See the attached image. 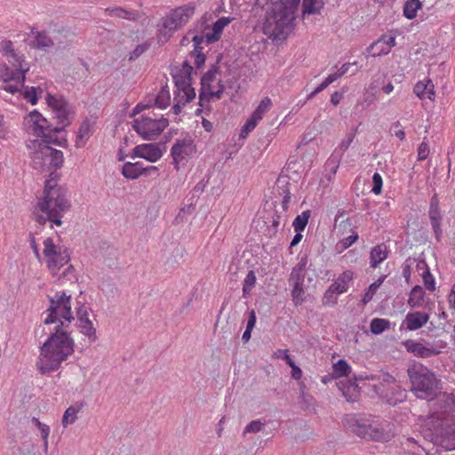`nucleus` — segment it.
Segmentation results:
<instances>
[{
  "label": "nucleus",
  "instance_id": "1",
  "mask_svg": "<svg viewBox=\"0 0 455 455\" xmlns=\"http://www.w3.org/2000/svg\"><path fill=\"white\" fill-rule=\"evenodd\" d=\"M75 351V342L70 336L68 324L61 322L40 347L36 367L42 374L57 371L61 363Z\"/></svg>",
  "mask_w": 455,
  "mask_h": 455
},
{
  "label": "nucleus",
  "instance_id": "2",
  "mask_svg": "<svg viewBox=\"0 0 455 455\" xmlns=\"http://www.w3.org/2000/svg\"><path fill=\"white\" fill-rule=\"evenodd\" d=\"M71 207L67 198V190L57 185L53 178L47 179L44 182L43 196L38 198L36 220L39 225H44L47 221L57 226L62 225V217Z\"/></svg>",
  "mask_w": 455,
  "mask_h": 455
},
{
  "label": "nucleus",
  "instance_id": "3",
  "mask_svg": "<svg viewBox=\"0 0 455 455\" xmlns=\"http://www.w3.org/2000/svg\"><path fill=\"white\" fill-rule=\"evenodd\" d=\"M344 427L362 438L388 442L393 436L390 423L371 414L351 413L343 419Z\"/></svg>",
  "mask_w": 455,
  "mask_h": 455
},
{
  "label": "nucleus",
  "instance_id": "4",
  "mask_svg": "<svg viewBox=\"0 0 455 455\" xmlns=\"http://www.w3.org/2000/svg\"><path fill=\"white\" fill-rule=\"evenodd\" d=\"M407 373L411 382V390L419 398H432L440 392L435 374L422 363H414L408 368Z\"/></svg>",
  "mask_w": 455,
  "mask_h": 455
},
{
  "label": "nucleus",
  "instance_id": "5",
  "mask_svg": "<svg viewBox=\"0 0 455 455\" xmlns=\"http://www.w3.org/2000/svg\"><path fill=\"white\" fill-rule=\"evenodd\" d=\"M27 147L29 149L33 169L38 172H45L62 167L64 162L62 151L38 141H29Z\"/></svg>",
  "mask_w": 455,
  "mask_h": 455
},
{
  "label": "nucleus",
  "instance_id": "6",
  "mask_svg": "<svg viewBox=\"0 0 455 455\" xmlns=\"http://www.w3.org/2000/svg\"><path fill=\"white\" fill-rule=\"evenodd\" d=\"M295 15L291 8L275 4L273 14L264 23V33L273 40H284L291 33Z\"/></svg>",
  "mask_w": 455,
  "mask_h": 455
},
{
  "label": "nucleus",
  "instance_id": "7",
  "mask_svg": "<svg viewBox=\"0 0 455 455\" xmlns=\"http://www.w3.org/2000/svg\"><path fill=\"white\" fill-rule=\"evenodd\" d=\"M49 307L45 311L46 317L44 320V324L58 323L61 322L69 323L75 320L71 310V296L65 291H58L54 296H48Z\"/></svg>",
  "mask_w": 455,
  "mask_h": 455
},
{
  "label": "nucleus",
  "instance_id": "8",
  "mask_svg": "<svg viewBox=\"0 0 455 455\" xmlns=\"http://www.w3.org/2000/svg\"><path fill=\"white\" fill-rule=\"evenodd\" d=\"M194 12V6L186 4L176 8L170 14L163 18L162 28L158 29V41L166 42L174 31L187 24Z\"/></svg>",
  "mask_w": 455,
  "mask_h": 455
},
{
  "label": "nucleus",
  "instance_id": "9",
  "mask_svg": "<svg viewBox=\"0 0 455 455\" xmlns=\"http://www.w3.org/2000/svg\"><path fill=\"white\" fill-rule=\"evenodd\" d=\"M169 121L164 117L157 118L140 116L133 120L132 128L144 140H153L168 126Z\"/></svg>",
  "mask_w": 455,
  "mask_h": 455
},
{
  "label": "nucleus",
  "instance_id": "10",
  "mask_svg": "<svg viewBox=\"0 0 455 455\" xmlns=\"http://www.w3.org/2000/svg\"><path fill=\"white\" fill-rule=\"evenodd\" d=\"M46 101L48 106L52 109L59 124H61L60 127H64L65 129L68 126L74 116L72 105L64 98H57L52 94L47 95Z\"/></svg>",
  "mask_w": 455,
  "mask_h": 455
},
{
  "label": "nucleus",
  "instance_id": "11",
  "mask_svg": "<svg viewBox=\"0 0 455 455\" xmlns=\"http://www.w3.org/2000/svg\"><path fill=\"white\" fill-rule=\"evenodd\" d=\"M196 151V145L191 139L177 140L171 149L173 164L177 170Z\"/></svg>",
  "mask_w": 455,
  "mask_h": 455
},
{
  "label": "nucleus",
  "instance_id": "12",
  "mask_svg": "<svg viewBox=\"0 0 455 455\" xmlns=\"http://www.w3.org/2000/svg\"><path fill=\"white\" fill-rule=\"evenodd\" d=\"M428 217L435 240L441 242L443 238L442 220L443 216L439 206L437 195L435 194L429 203Z\"/></svg>",
  "mask_w": 455,
  "mask_h": 455
},
{
  "label": "nucleus",
  "instance_id": "13",
  "mask_svg": "<svg viewBox=\"0 0 455 455\" xmlns=\"http://www.w3.org/2000/svg\"><path fill=\"white\" fill-rule=\"evenodd\" d=\"M163 150L156 143L140 144L136 146L131 153V158H144L150 163H156L163 156Z\"/></svg>",
  "mask_w": 455,
  "mask_h": 455
},
{
  "label": "nucleus",
  "instance_id": "14",
  "mask_svg": "<svg viewBox=\"0 0 455 455\" xmlns=\"http://www.w3.org/2000/svg\"><path fill=\"white\" fill-rule=\"evenodd\" d=\"M64 131V127L49 126V129L45 130L44 132H37L36 136L41 137V140H33L32 141L43 142L44 145L48 146L53 144L65 148L68 145L67 139L65 137L58 136V134L61 133Z\"/></svg>",
  "mask_w": 455,
  "mask_h": 455
},
{
  "label": "nucleus",
  "instance_id": "15",
  "mask_svg": "<svg viewBox=\"0 0 455 455\" xmlns=\"http://www.w3.org/2000/svg\"><path fill=\"white\" fill-rule=\"evenodd\" d=\"M76 317L80 331L88 337L91 341H95L97 339L96 329L93 327L92 321L89 319L87 307H85L84 305L78 307L76 308Z\"/></svg>",
  "mask_w": 455,
  "mask_h": 455
},
{
  "label": "nucleus",
  "instance_id": "16",
  "mask_svg": "<svg viewBox=\"0 0 455 455\" xmlns=\"http://www.w3.org/2000/svg\"><path fill=\"white\" fill-rule=\"evenodd\" d=\"M365 379V377L360 375L355 377L354 380L348 379L346 381H340L338 383L339 389L342 392L343 396L349 403L358 401L361 395V388L359 387L357 381Z\"/></svg>",
  "mask_w": 455,
  "mask_h": 455
},
{
  "label": "nucleus",
  "instance_id": "17",
  "mask_svg": "<svg viewBox=\"0 0 455 455\" xmlns=\"http://www.w3.org/2000/svg\"><path fill=\"white\" fill-rule=\"evenodd\" d=\"M403 345L408 352L420 358H428L440 353V351L435 348L432 345L426 346L414 339H408L403 343Z\"/></svg>",
  "mask_w": 455,
  "mask_h": 455
},
{
  "label": "nucleus",
  "instance_id": "18",
  "mask_svg": "<svg viewBox=\"0 0 455 455\" xmlns=\"http://www.w3.org/2000/svg\"><path fill=\"white\" fill-rule=\"evenodd\" d=\"M289 185V177L280 176L276 180L275 185L274 187L275 193H277L280 196L283 197L281 204L283 212H286V211L288 210V205L291 201V192Z\"/></svg>",
  "mask_w": 455,
  "mask_h": 455
},
{
  "label": "nucleus",
  "instance_id": "19",
  "mask_svg": "<svg viewBox=\"0 0 455 455\" xmlns=\"http://www.w3.org/2000/svg\"><path fill=\"white\" fill-rule=\"evenodd\" d=\"M106 15L119 18L130 21H136L140 19V13L138 10L127 9L121 6H110L105 9Z\"/></svg>",
  "mask_w": 455,
  "mask_h": 455
},
{
  "label": "nucleus",
  "instance_id": "20",
  "mask_svg": "<svg viewBox=\"0 0 455 455\" xmlns=\"http://www.w3.org/2000/svg\"><path fill=\"white\" fill-rule=\"evenodd\" d=\"M70 260L68 249L64 248L58 253L47 259V267L52 275H57L61 267L68 264Z\"/></svg>",
  "mask_w": 455,
  "mask_h": 455
},
{
  "label": "nucleus",
  "instance_id": "21",
  "mask_svg": "<svg viewBox=\"0 0 455 455\" xmlns=\"http://www.w3.org/2000/svg\"><path fill=\"white\" fill-rule=\"evenodd\" d=\"M429 320V315L424 312H409L404 319V323L409 331H416L424 326Z\"/></svg>",
  "mask_w": 455,
  "mask_h": 455
},
{
  "label": "nucleus",
  "instance_id": "22",
  "mask_svg": "<svg viewBox=\"0 0 455 455\" xmlns=\"http://www.w3.org/2000/svg\"><path fill=\"white\" fill-rule=\"evenodd\" d=\"M193 70L187 61L184 62L182 69L172 74L175 85L179 91L188 88L191 84V72Z\"/></svg>",
  "mask_w": 455,
  "mask_h": 455
},
{
  "label": "nucleus",
  "instance_id": "23",
  "mask_svg": "<svg viewBox=\"0 0 455 455\" xmlns=\"http://www.w3.org/2000/svg\"><path fill=\"white\" fill-rule=\"evenodd\" d=\"M282 215L277 211L266 212L263 216V222L267 226L264 234L267 237H273L277 233Z\"/></svg>",
  "mask_w": 455,
  "mask_h": 455
},
{
  "label": "nucleus",
  "instance_id": "24",
  "mask_svg": "<svg viewBox=\"0 0 455 455\" xmlns=\"http://www.w3.org/2000/svg\"><path fill=\"white\" fill-rule=\"evenodd\" d=\"M28 70V66H20V68H14V69L10 68L9 67H5L2 73L3 81L4 83L15 81L23 86L25 82V76Z\"/></svg>",
  "mask_w": 455,
  "mask_h": 455
},
{
  "label": "nucleus",
  "instance_id": "25",
  "mask_svg": "<svg viewBox=\"0 0 455 455\" xmlns=\"http://www.w3.org/2000/svg\"><path fill=\"white\" fill-rule=\"evenodd\" d=\"M233 20L230 17H221L218 19L212 25V32L205 35V41L208 44H213L220 40L224 28H226Z\"/></svg>",
  "mask_w": 455,
  "mask_h": 455
},
{
  "label": "nucleus",
  "instance_id": "26",
  "mask_svg": "<svg viewBox=\"0 0 455 455\" xmlns=\"http://www.w3.org/2000/svg\"><path fill=\"white\" fill-rule=\"evenodd\" d=\"M143 170L144 165L142 162H126L124 164L121 172L128 180H136L143 175Z\"/></svg>",
  "mask_w": 455,
  "mask_h": 455
},
{
  "label": "nucleus",
  "instance_id": "27",
  "mask_svg": "<svg viewBox=\"0 0 455 455\" xmlns=\"http://www.w3.org/2000/svg\"><path fill=\"white\" fill-rule=\"evenodd\" d=\"M387 258V249L385 243L374 246L370 253V265L375 268Z\"/></svg>",
  "mask_w": 455,
  "mask_h": 455
},
{
  "label": "nucleus",
  "instance_id": "28",
  "mask_svg": "<svg viewBox=\"0 0 455 455\" xmlns=\"http://www.w3.org/2000/svg\"><path fill=\"white\" fill-rule=\"evenodd\" d=\"M425 295L424 289L420 285H415L409 294L408 305L411 307H421L424 304Z\"/></svg>",
  "mask_w": 455,
  "mask_h": 455
},
{
  "label": "nucleus",
  "instance_id": "29",
  "mask_svg": "<svg viewBox=\"0 0 455 455\" xmlns=\"http://www.w3.org/2000/svg\"><path fill=\"white\" fill-rule=\"evenodd\" d=\"M170 92L167 86L162 87L158 94L155 96H151L149 100H151V105H155L159 108H166L170 105Z\"/></svg>",
  "mask_w": 455,
  "mask_h": 455
},
{
  "label": "nucleus",
  "instance_id": "30",
  "mask_svg": "<svg viewBox=\"0 0 455 455\" xmlns=\"http://www.w3.org/2000/svg\"><path fill=\"white\" fill-rule=\"evenodd\" d=\"M219 72V67L213 65L201 78L202 92L200 93V101L203 100V93L210 90L212 83L216 79V74Z\"/></svg>",
  "mask_w": 455,
  "mask_h": 455
},
{
  "label": "nucleus",
  "instance_id": "31",
  "mask_svg": "<svg viewBox=\"0 0 455 455\" xmlns=\"http://www.w3.org/2000/svg\"><path fill=\"white\" fill-rule=\"evenodd\" d=\"M418 269H425L422 274L424 286L427 290L434 291L435 290V281L434 276L429 271L428 267L427 266L426 261L422 260L417 264Z\"/></svg>",
  "mask_w": 455,
  "mask_h": 455
},
{
  "label": "nucleus",
  "instance_id": "32",
  "mask_svg": "<svg viewBox=\"0 0 455 455\" xmlns=\"http://www.w3.org/2000/svg\"><path fill=\"white\" fill-rule=\"evenodd\" d=\"M351 279V275L347 273L340 275L331 285L330 289L334 292L340 294L347 291L348 282Z\"/></svg>",
  "mask_w": 455,
  "mask_h": 455
},
{
  "label": "nucleus",
  "instance_id": "33",
  "mask_svg": "<svg viewBox=\"0 0 455 455\" xmlns=\"http://www.w3.org/2000/svg\"><path fill=\"white\" fill-rule=\"evenodd\" d=\"M422 4L419 0H407L403 4V15L408 20H412L417 16V12L421 9Z\"/></svg>",
  "mask_w": 455,
  "mask_h": 455
},
{
  "label": "nucleus",
  "instance_id": "34",
  "mask_svg": "<svg viewBox=\"0 0 455 455\" xmlns=\"http://www.w3.org/2000/svg\"><path fill=\"white\" fill-rule=\"evenodd\" d=\"M271 107V100L268 97L264 98L253 111L251 117L259 123L263 118L264 115L270 110Z\"/></svg>",
  "mask_w": 455,
  "mask_h": 455
},
{
  "label": "nucleus",
  "instance_id": "35",
  "mask_svg": "<svg viewBox=\"0 0 455 455\" xmlns=\"http://www.w3.org/2000/svg\"><path fill=\"white\" fill-rule=\"evenodd\" d=\"M32 45L37 49H45L53 45V41L49 36L47 32H36Z\"/></svg>",
  "mask_w": 455,
  "mask_h": 455
},
{
  "label": "nucleus",
  "instance_id": "36",
  "mask_svg": "<svg viewBox=\"0 0 455 455\" xmlns=\"http://www.w3.org/2000/svg\"><path fill=\"white\" fill-rule=\"evenodd\" d=\"M354 139H355V133L351 132V133L347 134L346 138L340 141L339 147L335 149L334 154H333V157L338 158V160H337L338 163L342 158L344 153L348 149V148L350 147Z\"/></svg>",
  "mask_w": 455,
  "mask_h": 455
},
{
  "label": "nucleus",
  "instance_id": "37",
  "mask_svg": "<svg viewBox=\"0 0 455 455\" xmlns=\"http://www.w3.org/2000/svg\"><path fill=\"white\" fill-rule=\"evenodd\" d=\"M334 378L347 377L350 374L351 367L344 359H339L332 366Z\"/></svg>",
  "mask_w": 455,
  "mask_h": 455
},
{
  "label": "nucleus",
  "instance_id": "38",
  "mask_svg": "<svg viewBox=\"0 0 455 455\" xmlns=\"http://www.w3.org/2000/svg\"><path fill=\"white\" fill-rule=\"evenodd\" d=\"M389 320L384 318H373L370 324L371 331L375 335L382 333L384 331L389 329Z\"/></svg>",
  "mask_w": 455,
  "mask_h": 455
},
{
  "label": "nucleus",
  "instance_id": "39",
  "mask_svg": "<svg viewBox=\"0 0 455 455\" xmlns=\"http://www.w3.org/2000/svg\"><path fill=\"white\" fill-rule=\"evenodd\" d=\"M304 283L292 284L291 299L295 306L301 305L306 300V291L303 287Z\"/></svg>",
  "mask_w": 455,
  "mask_h": 455
},
{
  "label": "nucleus",
  "instance_id": "40",
  "mask_svg": "<svg viewBox=\"0 0 455 455\" xmlns=\"http://www.w3.org/2000/svg\"><path fill=\"white\" fill-rule=\"evenodd\" d=\"M92 135V125L88 120L84 121L78 130V133L76 136V146L77 148L81 147L80 141L87 140L89 137Z\"/></svg>",
  "mask_w": 455,
  "mask_h": 455
},
{
  "label": "nucleus",
  "instance_id": "41",
  "mask_svg": "<svg viewBox=\"0 0 455 455\" xmlns=\"http://www.w3.org/2000/svg\"><path fill=\"white\" fill-rule=\"evenodd\" d=\"M323 7L322 0H303V14L320 13Z\"/></svg>",
  "mask_w": 455,
  "mask_h": 455
},
{
  "label": "nucleus",
  "instance_id": "42",
  "mask_svg": "<svg viewBox=\"0 0 455 455\" xmlns=\"http://www.w3.org/2000/svg\"><path fill=\"white\" fill-rule=\"evenodd\" d=\"M380 44H384L389 49L395 45V36L392 35H383L376 42H373L368 48L367 51L375 50L379 47Z\"/></svg>",
  "mask_w": 455,
  "mask_h": 455
},
{
  "label": "nucleus",
  "instance_id": "43",
  "mask_svg": "<svg viewBox=\"0 0 455 455\" xmlns=\"http://www.w3.org/2000/svg\"><path fill=\"white\" fill-rule=\"evenodd\" d=\"M31 121L34 124V132L36 135L37 132H44L45 130L49 129V126L41 124V122H46V119L36 110H34L30 114Z\"/></svg>",
  "mask_w": 455,
  "mask_h": 455
},
{
  "label": "nucleus",
  "instance_id": "44",
  "mask_svg": "<svg viewBox=\"0 0 455 455\" xmlns=\"http://www.w3.org/2000/svg\"><path fill=\"white\" fill-rule=\"evenodd\" d=\"M309 217H310L309 210L304 211V212H302L301 214L298 215L292 223L294 230L296 232H302L305 229L306 226L308 222Z\"/></svg>",
  "mask_w": 455,
  "mask_h": 455
},
{
  "label": "nucleus",
  "instance_id": "45",
  "mask_svg": "<svg viewBox=\"0 0 455 455\" xmlns=\"http://www.w3.org/2000/svg\"><path fill=\"white\" fill-rule=\"evenodd\" d=\"M256 283V275L254 271L250 270L248 274L246 275V277L243 280V295L244 298H246L250 292L251 291L252 288L255 286Z\"/></svg>",
  "mask_w": 455,
  "mask_h": 455
},
{
  "label": "nucleus",
  "instance_id": "46",
  "mask_svg": "<svg viewBox=\"0 0 455 455\" xmlns=\"http://www.w3.org/2000/svg\"><path fill=\"white\" fill-rule=\"evenodd\" d=\"M44 248L43 253L47 259H50L51 257L56 255L58 253V251L62 250L61 248L57 247L54 244L53 240L51 237H47L44 241Z\"/></svg>",
  "mask_w": 455,
  "mask_h": 455
},
{
  "label": "nucleus",
  "instance_id": "47",
  "mask_svg": "<svg viewBox=\"0 0 455 455\" xmlns=\"http://www.w3.org/2000/svg\"><path fill=\"white\" fill-rule=\"evenodd\" d=\"M384 276L383 277H380L379 279H378L376 282L372 283L369 287L368 289L366 290L363 299H362V302L363 304H367L369 303L374 294L376 293L378 288L380 286V284L382 283V282L384 281Z\"/></svg>",
  "mask_w": 455,
  "mask_h": 455
},
{
  "label": "nucleus",
  "instance_id": "48",
  "mask_svg": "<svg viewBox=\"0 0 455 455\" xmlns=\"http://www.w3.org/2000/svg\"><path fill=\"white\" fill-rule=\"evenodd\" d=\"M79 410L80 408H76L75 406H70L66 410L62 418V425L64 427L76 421L77 418L76 414Z\"/></svg>",
  "mask_w": 455,
  "mask_h": 455
},
{
  "label": "nucleus",
  "instance_id": "49",
  "mask_svg": "<svg viewBox=\"0 0 455 455\" xmlns=\"http://www.w3.org/2000/svg\"><path fill=\"white\" fill-rule=\"evenodd\" d=\"M256 323V314L254 310H251L249 315L247 321L246 329L242 336V339L244 343L248 342L251 339V333Z\"/></svg>",
  "mask_w": 455,
  "mask_h": 455
},
{
  "label": "nucleus",
  "instance_id": "50",
  "mask_svg": "<svg viewBox=\"0 0 455 455\" xmlns=\"http://www.w3.org/2000/svg\"><path fill=\"white\" fill-rule=\"evenodd\" d=\"M357 240L358 235L356 232L353 231L352 235L341 239L338 243L337 247L339 248L341 251L346 250L349 248L352 244H354Z\"/></svg>",
  "mask_w": 455,
  "mask_h": 455
},
{
  "label": "nucleus",
  "instance_id": "51",
  "mask_svg": "<svg viewBox=\"0 0 455 455\" xmlns=\"http://www.w3.org/2000/svg\"><path fill=\"white\" fill-rule=\"evenodd\" d=\"M337 294L338 293L334 292L332 290L328 288L322 299L323 305L328 307H332L336 305L338 301Z\"/></svg>",
  "mask_w": 455,
  "mask_h": 455
},
{
  "label": "nucleus",
  "instance_id": "52",
  "mask_svg": "<svg viewBox=\"0 0 455 455\" xmlns=\"http://www.w3.org/2000/svg\"><path fill=\"white\" fill-rule=\"evenodd\" d=\"M32 422L39 428V430L41 432V436H42V438L44 441V447L47 448V445H48V436H49V434H50V427H49V426L40 422L39 419H36V418H33L32 419Z\"/></svg>",
  "mask_w": 455,
  "mask_h": 455
},
{
  "label": "nucleus",
  "instance_id": "53",
  "mask_svg": "<svg viewBox=\"0 0 455 455\" xmlns=\"http://www.w3.org/2000/svg\"><path fill=\"white\" fill-rule=\"evenodd\" d=\"M365 379L378 380L379 383H392L395 380V378L388 372H380L376 375H367L365 376Z\"/></svg>",
  "mask_w": 455,
  "mask_h": 455
},
{
  "label": "nucleus",
  "instance_id": "54",
  "mask_svg": "<svg viewBox=\"0 0 455 455\" xmlns=\"http://www.w3.org/2000/svg\"><path fill=\"white\" fill-rule=\"evenodd\" d=\"M180 92L183 93L182 95H179L180 100H182L183 106L196 98V92L195 89L191 86V84L188 85V88L180 90Z\"/></svg>",
  "mask_w": 455,
  "mask_h": 455
},
{
  "label": "nucleus",
  "instance_id": "55",
  "mask_svg": "<svg viewBox=\"0 0 455 455\" xmlns=\"http://www.w3.org/2000/svg\"><path fill=\"white\" fill-rule=\"evenodd\" d=\"M150 46V44L148 42H145L141 44H139L135 47V49L130 53L129 60H135L140 56H141L146 51L148 50Z\"/></svg>",
  "mask_w": 455,
  "mask_h": 455
},
{
  "label": "nucleus",
  "instance_id": "56",
  "mask_svg": "<svg viewBox=\"0 0 455 455\" xmlns=\"http://www.w3.org/2000/svg\"><path fill=\"white\" fill-rule=\"evenodd\" d=\"M427 82L419 81L418 82L413 89L414 93L420 99H429L431 100V96L427 94Z\"/></svg>",
  "mask_w": 455,
  "mask_h": 455
},
{
  "label": "nucleus",
  "instance_id": "57",
  "mask_svg": "<svg viewBox=\"0 0 455 455\" xmlns=\"http://www.w3.org/2000/svg\"><path fill=\"white\" fill-rule=\"evenodd\" d=\"M372 188L371 192L375 195H379L382 192L383 180L379 172H375L372 176Z\"/></svg>",
  "mask_w": 455,
  "mask_h": 455
},
{
  "label": "nucleus",
  "instance_id": "58",
  "mask_svg": "<svg viewBox=\"0 0 455 455\" xmlns=\"http://www.w3.org/2000/svg\"><path fill=\"white\" fill-rule=\"evenodd\" d=\"M304 280H305V273L304 272H299L298 270L292 269L288 282H289L290 285H292V284H298V283H304Z\"/></svg>",
  "mask_w": 455,
  "mask_h": 455
},
{
  "label": "nucleus",
  "instance_id": "59",
  "mask_svg": "<svg viewBox=\"0 0 455 455\" xmlns=\"http://www.w3.org/2000/svg\"><path fill=\"white\" fill-rule=\"evenodd\" d=\"M8 61L16 68H20V66H28L27 62H25L23 56L18 54L14 52V55L10 54L8 57Z\"/></svg>",
  "mask_w": 455,
  "mask_h": 455
},
{
  "label": "nucleus",
  "instance_id": "60",
  "mask_svg": "<svg viewBox=\"0 0 455 455\" xmlns=\"http://www.w3.org/2000/svg\"><path fill=\"white\" fill-rule=\"evenodd\" d=\"M263 426L264 424L260 420H252L245 427L243 430V435L247 433H259V431H261Z\"/></svg>",
  "mask_w": 455,
  "mask_h": 455
},
{
  "label": "nucleus",
  "instance_id": "61",
  "mask_svg": "<svg viewBox=\"0 0 455 455\" xmlns=\"http://www.w3.org/2000/svg\"><path fill=\"white\" fill-rule=\"evenodd\" d=\"M25 89L24 91V98L32 105L36 104L37 102V96L35 87H23Z\"/></svg>",
  "mask_w": 455,
  "mask_h": 455
},
{
  "label": "nucleus",
  "instance_id": "62",
  "mask_svg": "<svg viewBox=\"0 0 455 455\" xmlns=\"http://www.w3.org/2000/svg\"><path fill=\"white\" fill-rule=\"evenodd\" d=\"M257 122L250 117L241 129L240 136L245 138L257 125Z\"/></svg>",
  "mask_w": 455,
  "mask_h": 455
},
{
  "label": "nucleus",
  "instance_id": "63",
  "mask_svg": "<svg viewBox=\"0 0 455 455\" xmlns=\"http://www.w3.org/2000/svg\"><path fill=\"white\" fill-rule=\"evenodd\" d=\"M391 132L393 135L397 137L400 140H403L405 139V132L402 128V125L399 121L394 123L391 127Z\"/></svg>",
  "mask_w": 455,
  "mask_h": 455
},
{
  "label": "nucleus",
  "instance_id": "64",
  "mask_svg": "<svg viewBox=\"0 0 455 455\" xmlns=\"http://www.w3.org/2000/svg\"><path fill=\"white\" fill-rule=\"evenodd\" d=\"M429 155V147L427 142L422 141L418 148V160L423 161L427 159Z\"/></svg>",
  "mask_w": 455,
  "mask_h": 455
}]
</instances>
